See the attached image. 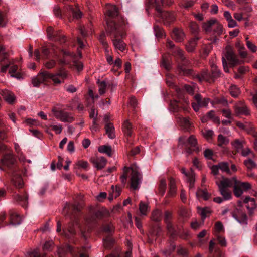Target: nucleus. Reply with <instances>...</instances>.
Returning <instances> with one entry per match:
<instances>
[{
  "instance_id": "obj_1",
  "label": "nucleus",
  "mask_w": 257,
  "mask_h": 257,
  "mask_svg": "<svg viewBox=\"0 0 257 257\" xmlns=\"http://www.w3.org/2000/svg\"><path fill=\"white\" fill-rule=\"evenodd\" d=\"M107 31L114 37L112 41L115 49L123 51L125 48L126 45L122 40L119 39L120 37L122 38L126 35L123 28L114 22L108 21Z\"/></svg>"
},
{
  "instance_id": "obj_2",
  "label": "nucleus",
  "mask_w": 257,
  "mask_h": 257,
  "mask_svg": "<svg viewBox=\"0 0 257 257\" xmlns=\"http://www.w3.org/2000/svg\"><path fill=\"white\" fill-rule=\"evenodd\" d=\"M123 171L124 174L120 177L121 182L123 184H125L127 180V175L131 172V187L134 190L138 189L141 183L142 177L139 172L138 167L136 165H132L129 168L125 167Z\"/></svg>"
},
{
  "instance_id": "obj_3",
  "label": "nucleus",
  "mask_w": 257,
  "mask_h": 257,
  "mask_svg": "<svg viewBox=\"0 0 257 257\" xmlns=\"http://www.w3.org/2000/svg\"><path fill=\"white\" fill-rule=\"evenodd\" d=\"M222 62L223 69L226 72H229L227 63L230 67H234L240 63V61L231 46H227L225 47L222 57Z\"/></svg>"
},
{
  "instance_id": "obj_4",
  "label": "nucleus",
  "mask_w": 257,
  "mask_h": 257,
  "mask_svg": "<svg viewBox=\"0 0 257 257\" xmlns=\"http://www.w3.org/2000/svg\"><path fill=\"white\" fill-rule=\"evenodd\" d=\"M233 192L235 196L239 197L242 195L243 192L250 189L251 185L247 182H241L237 180L236 177H233Z\"/></svg>"
},
{
  "instance_id": "obj_5",
  "label": "nucleus",
  "mask_w": 257,
  "mask_h": 257,
  "mask_svg": "<svg viewBox=\"0 0 257 257\" xmlns=\"http://www.w3.org/2000/svg\"><path fill=\"white\" fill-rule=\"evenodd\" d=\"M52 111L56 118L63 122H71L74 120V117L71 113L58 110L56 106L52 109Z\"/></svg>"
},
{
  "instance_id": "obj_6",
  "label": "nucleus",
  "mask_w": 257,
  "mask_h": 257,
  "mask_svg": "<svg viewBox=\"0 0 257 257\" xmlns=\"http://www.w3.org/2000/svg\"><path fill=\"white\" fill-rule=\"evenodd\" d=\"M67 77V72L63 69H61L57 73H50V78L52 79L55 85H58L63 83Z\"/></svg>"
},
{
  "instance_id": "obj_7",
  "label": "nucleus",
  "mask_w": 257,
  "mask_h": 257,
  "mask_svg": "<svg viewBox=\"0 0 257 257\" xmlns=\"http://www.w3.org/2000/svg\"><path fill=\"white\" fill-rule=\"evenodd\" d=\"M50 73L43 71L39 73L36 76L32 78V83L34 87H38L40 85L50 79Z\"/></svg>"
},
{
  "instance_id": "obj_8",
  "label": "nucleus",
  "mask_w": 257,
  "mask_h": 257,
  "mask_svg": "<svg viewBox=\"0 0 257 257\" xmlns=\"http://www.w3.org/2000/svg\"><path fill=\"white\" fill-rule=\"evenodd\" d=\"M196 101V103H192V106L195 111H198L200 107H206L209 102V99L207 98H202L200 95L197 94L194 96Z\"/></svg>"
},
{
  "instance_id": "obj_9",
  "label": "nucleus",
  "mask_w": 257,
  "mask_h": 257,
  "mask_svg": "<svg viewBox=\"0 0 257 257\" xmlns=\"http://www.w3.org/2000/svg\"><path fill=\"white\" fill-rule=\"evenodd\" d=\"M234 112L236 115H247L249 114V111L247 106L244 104V102L239 101L236 103L234 106Z\"/></svg>"
},
{
  "instance_id": "obj_10",
  "label": "nucleus",
  "mask_w": 257,
  "mask_h": 257,
  "mask_svg": "<svg viewBox=\"0 0 257 257\" xmlns=\"http://www.w3.org/2000/svg\"><path fill=\"white\" fill-rule=\"evenodd\" d=\"M106 10L107 12V16L108 17V18H106V22L108 21L109 22H114L116 25L117 24L113 21V20H110V18H113L117 16L118 15V9L116 8V7L114 5H112L110 4H107L106 6ZM118 25V24H117ZM119 26H120L118 25Z\"/></svg>"
},
{
  "instance_id": "obj_11",
  "label": "nucleus",
  "mask_w": 257,
  "mask_h": 257,
  "mask_svg": "<svg viewBox=\"0 0 257 257\" xmlns=\"http://www.w3.org/2000/svg\"><path fill=\"white\" fill-rule=\"evenodd\" d=\"M47 34L50 39H54L55 40L59 41L61 42L65 41L64 36L54 30L52 27H50L47 28Z\"/></svg>"
},
{
  "instance_id": "obj_12",
  "label": "nucleus",
  "mask_w": 257,
  "mask_h": 257,
  "mask_svg": "<svg viewBox=\"0 0 257 257\" xmlns=\"http://www.w3.org/2000/svg\"><path fill=\"white\" fill-rule=\"evenodd\" d=\"M215 183L218 187V189H227L228 187H231L233 184V178L228 179L222 177L221 180H216Z\"/></svg>"
},
{
  "instance_id": "obj_13",
  "label": "nucleus",
  "mask_w": 257,
  "mask_h": 257,
  "mask_svg": "<svg viewBox=\"0 0 257 257\" xmlns=\"http://www.w3.org/2000/svg\"><path fill=\"white\" fill-rule=\"evenodd\" d=\"M91 161L94 167L97 169H101L104 168L106 164V160L103 157H96L91 159Z\"/></svg>"
},
{
  "instance_id": "obj_14",
  "label": "nucleus",
  "mask_w": 257,
  "mask_h": 257,
  "mask_svg": "<svg viewBox=\"0 0 257 257\" xmlns=\"http://www.w3.org/2000/svg\"><path fill=\"white\" fill-rule=\"evenodd\" d=\"M16 162V159L12 153H8L5 155L3 158L1 160V163L4 166L10 167Z\"/></svg>"
},
{
  "instance_id": "obj_15",
  "label": "nucleus",
  "mask_w": 257,
  "mask_h": 257,
  "mask_svg": "<svg viewBox=\"0 0 257 257\" xmlns=\"http://www.w3.org/2000/svg\"><path fill=\"white\" fill-rule=\"evenodd\" d=\"M161 17L164 21V23L168 25L170 22L173 21L175 19V15L173 13L169 12H160Z\"/></svg>"
},
{
  "instance_id": "obj_16",
  "label": "nucleus",
  "mask_w": 257,
  "mask_h": 257,
  "mask_svg": "<svg viewBox=\"0 0 257 257\" xmlns=\"http://www.w3.org/2000/svg\"><path fill=\"white\" fill-rule=\"evenodd\" d=\"M172 37L177 42L182 41L184 38V34L182 30L175 29L173 31Z\"/></svg>"
},
{
  "instance_id": "obj_17",
  "label": "nucleus",
  "mask_w": 257,
  "mask_h": 257,
  "mask_svg": "<svg viewBox=\"0 0 257 257\" xmlns=\"http://www.w3.org/2000/svg\"><path fill=\"white\" fill-rule=\"evenodd\" d=\"M111 191L110 192L109 196L108 197V199L110 201H112L113 200L114 198H116L119 196L121 193V189L119 186H111Z\"/></svg>"
},
{
  "instance_id": "obj_18",
  "label": "nucleus",
  "mask_w": 257,
  "mask_h": 257,
  "mask_svg": "<svg viewBox=\"0 0 257 257\" xmlns=\"http://www.w3.org/2000/svg\"><path fill=\"white\" fill-rule=\"evenodd\" d=\"M198 78L199 81L205 80L208 82L210 80L213 81L215 79L212 77V74L207 70L202 71L201 73L198 76Z\"/></svg>"
},
{
  "instance_id": "obj_19",
  "label": "nucleus",
  "mask_w": 257,
  "mask_h": 257,
  "mask_svg": "<svg viewBox=\"0 0 257 257\" xmlns=\"http://www.w3.org/2000/svg\"><path fill=\"white\" fill-rule=\"evenodd\" d=\"M243 202L244 203L247 204L246 207L249 211L253 210L256 207V205L255 203V200L253 198L246 197L244 199Z\"/></svg>"
},
{
  "instance_id": "obj_20",
  "label": "nucleus",
  "mask_w": 257,
  "mask_h": 257,
  "mask_svg": "<svg viewBox=\"0 0 257 257\" xmlns=\"http://www.w3.org/2000/svg\"><path fill=\"white\" fill-rule=\"evenodd\" d=\"M178 121L184 130L187 131L189 130L191 126V123L187 118L179 117L178 118Z\"/></svg>"
},
{
  "instance_id": "obj_21",
  "label": "nucleus",
  "mask_w": 257,
  "mask_h": 257,
  "mask_svg": "<svg viewBox=\"0 0 257 257\" xmlns=\"http://www.w3.org/2000/svg\"><path fill=\"white\" fill-rule=\"evenodd\" d=\"M132 124L129 122L128 120H125L123 124V131L125 136L127 137L131 136L132 134Z\"/></svg>"
},
{
  "instance_id": "obj_22",
  "label": "nucleus",
  "mask_w": 257,
  "mask_h": 257,
  "mask_svg": "<svg viewBox=\"0 0 257 257\" xmlns=\"http://www.w3.org/2000/svg\"><path fill=\"white\" fill-rule=\"evenodd\" d=\"M216 23V19H211L205 23L203 24V29L206 32H210L211 31L212 28L214 26V23Z\"/></svg>"
},
{
  "instance_id": "obj_23",
  "label": "nucleus",
  "mask_w": 257,
  "mask_h": 257,
  "mask_svg": "<svg viewBox=\"0 0 257 257\" xmlns=\"http://www.w3.org/2000/svg\"><path fill=\"white\" fill-rule=\"evenodd\" d=\"M106 133L110 139H113L115 137L114 133V127L111 123H107L105 126Z\"/></svg>"
},
{
  "instance_id": "obj_24",
  "label": "nucleus",
  "mask_w": 257,
  "mask_h": 257,
  "mask_svg": "<svg viewBox=\"0 0 257 257\" xmlns=\"http://www.w3.org/2000/svg\"><path fill=\"white\" fill-rule=\"evenodd\" d=\"M73 248L69 245H67L65 246L61 247L58 248V253L59 255V257H63V255L68 252H72Z\"/></svg>"
},
{
  "instance_id": "obj_25",
  "label": "nucleus",
  "mask_w": 257,
  "mask_h": 257,
  "mask_svg": "<svg viewBox=\"0 0 257 257\" xmlns=\"http://www.w3.org/2000/svg\"><path fill=\"white\" fill-rule=\"evenodd\" d=\"M10 219L11 224L13 225H19L21 223L20 216L15 212H13L11 214Z\"/></svg>"
},
{
  "instance_id": "obj_26",
  "label": "nucleus",
  "mask_w": 257,
  "mask_h": 257,
  "mask_svg": "<svg viewBox=\"0 0 257 257\" xmlns=\"http://www.w3.org/2000/svg\"><path fill=\"white\" fill-rule=\"evenodd\" d=\"M139 212L141 215L145 216L148 210V204L141 201L139 206Z\"/></svg>"
},
{
  "instance_id": "obj_27",
  "label": "nucleus",
  "mask_w": 257,
  "mask_h": 257,
  "mask_svg": "<svg viewBox=\"0 0 257 257\" xmlns=\"http://www.w3.org/2000/svg\"><path fill=\"white\" fill-rule=\"evenodd\" d=\"M187 142L191 147H194V150L198 152L199 151V147L196 146L197 139L193 135L190 136L187 140Z\"/></svg>"
},
{
  "instance_id": "obj_28",
  "label": "nucleus",
  "mask_w": 257,
  "mask_h": 257,
  "mask_svg": "<svg viewBox=\"0 0 257 257\" xmlns=\"http://www.w3.org/2000/svg\"><path fill=\"white\" fill-rule=\"evenodd\" d=\"M198 38H194L192 39H191L188 44L186 45V49L187 51L189 52H192L195 47H196V45L197 44V41L198 40Z\"/></svg>"
},
{
  "instance_id": "obj_29",
  "label": "nucleus",
  "mask_w": 257,
  "mask_h": 257,
  "mask_svg": "<svg viewBox=\"0 0 257 257\" xmlns=\"http://www.w3.org/2000/svg\"><path fill=\"white\" fill-rule=\"evenodd\" d=\"M107 213V211L106 209H102L101 210L98 211L96 212L95 214V216L93 217L92 220H88V222L89 223H91L94 221L96 218L97 219H101L103 218L105 215Z\"/></svg>"
},
{
  "instance_id": "obj_30",
  "label": "nucleus",
  "mask_w": 257,
  "mask_h": 257,
  "mask_svg": "<svg viewBox=\"0 0 257 257\" xmlns=\"http://www.w3.org/2000/svg\"><path fill=\"white\" fill-rule=\"evenodd\" d=\"M12 181L14 185L16 187L20 188H22L23 186V181L21 178V176H20L19 175H15L13 178Z\"/></svg>"
},
{
  "instance_id": "obj_31",
  "label": "nucleus",
  "mask_w": 257,
  "mask_h": 257,
  "mask_svg": "<svg viewBox=\"0 0 257 257\" xmlns=\"http://www.w3.org/2000/svg\"><path fill=\"white\" fill-rule=\"evenodd\" d=\"M196 195L197 198H202L205 200H208L210 196V194L204 190H198L196 193Z\"/></svg>"
},
{
  "instance_id": "obj_32",
  "label": "nucleus",
  "mask_w": 257,
  "mask_h": 257,
  "mask_svg": "<svg viewBox=\"0 0 257 257\" xmlns=\"http://www.w3.org/2000/svg\"><path fill=\"white\" fill-rule=\"evenodd\" d=\"M98 151L101 153H105L109 156H111L112 149L109 146H101L98 148Z\"/></svg>"
},
{
  "instance_id": "obj_33",
  "label": "nucleus",
  "mask_w": 257,
  "mask_h": 257,
  "mask_svg": "<svg viewBox=\"0 0 257 257\" xmlns=\"http://www.w3.org/2000/svg\"><path fill=\"white\" fill-rule=\"evenodd\" d=\"M210 66L211 69L212 77L213 78L216 79L220 76V71L218 69L217 66L213 63H210Z\"/></svg>"
},
{
  "instance_id": "obj_34",
  "label": "nucleus",
  "mask_w": 257,
  "mask_h": 257,
  "mask_svg": "<svg viewBox=\"0 0 257 257\" xmlns=\"http://www.w3.org/2000/svg\"><path fill=\"white\" fill-rule=\"evenodd\" d=\"M176 193L175 181L173 179H170L169 183V195L170 196H174Z\"/></svg>"
},
{
  "instance_id": "obj_35",
  "label": "nucleus",
  "mask_w": 257,
  "mask_h": 257,
  "mask_svg": "<svg viewBox=\"0 0 257 257\" xmlns=\"http://www.w3.org/2000/svg\"><path fill=\"white\" fill-rule=\"evenodd\" d=\"M236 47L238 49V52L240 56L242 58L246 57L247 53L245 50V47L243 45L241 44L239 42L236 44Z\"/></svg>"
},
{
  "instance_id": "obj_36",
  "label": "nucleus",
  "mask_w": 257,
  "mask_h": 257,
  "mask_svg": "<svg viewBox=\"0 0 257 257\" xmlns=\"http://www.w3.org/2000/svg\"><path fill=\"white\" fill-rule=\"evenodd\" d=\"M220 194L222 196L224 200H228L231 198V192L228 189H219Z\"/></svg>"
},
{
  "instance_id": "obj_37",
  "label": "nucleus",
  "mask_w": 257,
  "mask_h": 257,
  "mask_svg": "<svg viewBox=\"0 0 257 257\" xmlns=\"http://www.w3.org/2000/svg\"><path fill=\"white\" fill-rule=\"evenodd\" d=\"M229 90L231 96L234 97H237L240 92L239 89L235 85H231Z\"/></svg>"
},
{
  "instance_id": "obj_38",
  "label": "nucleus",
  "mask_w": 257,
  "mask_h": 257,
  "mask_svg": "<svg viewBox=\"0 0 257 257\" xmlns=\"http://www.w3.org/2000/svg\"><path fill=\"white\" fill-rule=\"evenodd\" d=\"M171 213L168 211H166L165 213V221L167 223V227L168 230L169 231V232H170L171 235H173V234H174V232L173 231L172 225H171V224L167 223L168 220L171 218Z\"/></svg>"
},
{
  "instance_id": "obj_39",
  "label": "nucleus",
  "mask_w": 257,
  "mask_h": 257,
  "mask_svg": "<svg viewBox=\"0 0 257 257\" xmlns=\"http://www.w3.org/2000/svg\"><path fill=\"white\" fill-rule=\"evenodd\" d=\"M198 212L201 216L202 221L206 218L208 215L209 214L210 211V209L207 208H198Z\"/></svg>"
},
{
  "instance_id": "obj_40",
  "label": "nucleus",
  "mask_w": 257,
  "mask_h": 257,
  "mask_svg": "<svg viewBox=\"0 0 257 257\" xmlns=\"http://www.w3.org/2000/svg\"><path fill=\"white\" fill-rule=\"evenodd\" d=\"M4 97L6 101L9 103H12L15 100V96L13 93L6 91L4 94Z\"/></svg>"
},
{
  "instance_id": "obj_41",
  "label": "nucleus",
  "mask_w": 257,
  "mask_h": 257,
  "mask_svg": "<svg viewBox=\"0 0 257 257\" xmlns=\"http://www.w3.org/2000/svg\"><path fill=\"white\" fill-rule=\"evenodd\" d=\"M64 233L66 237L69 238L75 233V232L72 227L70 226L64 230Z\"/></svg>"
},
{
  "instance_id": "obj_42",
  "label": "nucleus",
  "mask_w": 257,
  "mask_h": 257,
  "mask_svg": "<svg viewBox=\"0 0 257 257\" xmlns=\"http://www.w3.org/2000/svg\"><path fill=\"white\" fill-rule=\"evenodd\" d=\"M218 165L219 169L221 170L222 172H226L227 174L230 173L228 163L226 162H221Z\"/></svg>"
},
{
  "instance_id": "obj_43",
  "label": "nucleus",
  "mask_w": 257,
  "mask_h": 257,
  "mask_svg": "<svg viewBox=\"0 0 257 257\" xmlns=\"http://www.w3.org/2000/svg\"><path fill=\"white\" fill-rule=\"evenodd\" d=\"M233 217L238 223L241 224L246 225L247 223V216L244 213L241 214L240 218H238L237 217H235V216H233Z\"/></svg>"
},
{
  "instance_id": "obj_44",
  "label": "nucleus",
  "mask_w": 257,
  "mask_h": 257,
  "mask_svg": "<svg viewBox=\"0 0 257 257\" xmlns=\"http://www.w3.org/2000/svg\"><path fill=\"white\" fill-rule=\"evenodd\" d=\"M231 144L233 147L236 150L237 152H240L243 147L242 141L238 139L235 140Z\"/></svg>"
},
{
  "instance_id": "obj_45",
  "label": "nucleus",
  "mask_w": 257,
  "mask_h": 257,
  "mask_svg": "<svg viewBox=\"0 0 257 257\" xmlns=\"http://www.w3.org/2000/svg\"><path fill=\"white\" fill-rule=\"evenodd\" d=\"M50 127L57 134H61L62 131V126L60 123L52 124L50 125Z\"/></svg>"
},
{
  "instance_id": "obj_46",
  "label": "nucleus",
  "mask_w": 257,
  "mask_h": 257,
  "mask_svg": "<svg viewBox=\"0 0 257 257\" xmlns=\"http://www.w3.org/2000/svg\"><path fill=\"white\" fill-rule=\"evenodd\" d=\"M244 164L248 170H251L255 167V162L251 159H247L244 161Z\"/></svg>"
},
{
  "instance_id": "obj_47",
  "label": "nucleus",
  "mask_w": 257,
  "mask_h": 257,
  "mask_svg": "<svg viewBox=\"0 0 257 257\" xmlns=\"http://www.w3.org/2000/svg\"><path fill=\"white\" fill-rule=\"evenodd\" d=\"M69 10L71 13L73 15L74 17L76 19H79L82 17V13L79 10L74 9L71 6L69 7Z\"/></svg>"
},
{
  "instance_id": "obj_48",
  "label": "nucleus",
  "mask_w": 257,
  "mask_h": 257,
  "mask_svg": "<svg viewBox=\"0 0 257 257\" xmlns=\"http://www.w3.org/2000/svg\"><path fill=\"white\" fill-rule=\"evenodd\" d=\"M214 31L218 35H220L222 33L223 28L222 25L219 24L216 20V23H214Z\"/></svg>"
},
{
  "instance_id": "obj_49",
  "label": "nucleus",
  "mask_w": 257,
  "mask_h": 257,
  "mask_svg": "<svg viewBox=\"0 0 257 257\" xmlns=\"http://www.w3.org/2000/svg\"><path fill=\"white\" fill-rule=\"evenodd\" d=\"M207 116H208L209 119H212V121L214 122L219 123L220 120L218 117L215 116L214 111L213 110L210 111L207 113Z\"/></svg>"
},
{
  "instance_id": "obj_50",
  "label": "nucleus",
  "mask_w": 257,
  "mask_h": 257,
  "mask_svg": "<svg viewBox=\"0 0 257 257\" xmlns=\"http://www.w3.org/2000/svg\"><path fill=\"white\" fill-rule=\"evenodd\" d=\"M161 216V212L159 210H155L152 212L151 219L153 221H158L160 219Z\"/></svg>"
},
{
  "instance_id": "obj_51",
  "label": "nucleus",
  "mask_w": 257,
  "mask_h": 257,
  "mask_svg": "<svg viewBox=\"0 0 257 257\" xmlns=\"http://www.w3.org/2000/svg\"><path fill=\"white\" fill-rule=\"evenodd\" d=\"M98 86H99V92L100 95H103L105 93L106 87V83L105 81H102L101 82H98Z\"/></svg>"
},
{
  "instance_id": "obj_52",
  "label": "nucleus",
  "mask_w": 257,
  "mask_h": 257,
  "mask_svg": "<svg viewBox=\"0 0 257 257\" xmlns=\"http://www.w3.org/2000/svg\"><path fill=\"white\" fill-rule=\"evenodd\" d=\"M154 30L155 36L157 37L160 38L163 36L164 32L162 30V28L160 27H159V26H155L154 27Z\"/></svg>"
},
{
  "instance_id": "obj_53",
  "label": "nucleus",
  "mask_w": 257,
  "mask_h": 257,
  "mask_svg": "<svg viewBox=\"0 0 257 257\" xmlns=\"http://www.w3.org/2000/svg\"><path fill=\"white\" fill-rule=\"evenodd\" d=\"M218 145L221 146L223 144H227L229 142V140L222 135H219L218 136Z\"/></svg>"
},
{
  "instance_id": "obj_54",
  "label": "nucleus",
  "mask_w": 257,
  "mask_h": 257,
  "mask_svg": "<svg viewBox=\"0 0 257 257\" xmlns=\"http://www.w3.org/2000/svg\"><path fill=\"white\" fill-rule=\"evenodd\" d=\"M166 183L164 180L162 179L160 181V184H159V190L160 193L163 195L165 193V190H166Z\"/></svg>"
},
{
  "instance_id": "obj_55",
  "label": "nucleus",
  "mask_w": 257,
  "mask_h": 257,
  "mask_svg": "<svg viewBox=\"0 0 257 257\" xmlns=\"http://www.w3.org/2000/svg\"><path fill=\"white\" fill-rule=\"evenodd\" d=\"M187 181L190 183V187L193 185L195 179H194V173L192 171L189 172L188 177H186Z\"/></svg>"
},
{
  "instance_id": "obj_56",
  "label": "nucleus",
  "mask_w": 257,
  "mask_h": 257,
  "mask_svg": "<svg viewBox=\"0 0 257 257\" xmlns=\"http://www.w3.org/2000/svg\"><path fill=\"white\" fill-rule=\"evenodd\" d=\"M147 3L149 5V6H155L157 12L159 13L161 12V9L159 5L156 3V0H147Z\"/></svg>"
},
{
  "instance_id": "obj_57",
  "label": "nucleus",
  "mask_w": 257,
  "mask_h": 257,
  "mask_svg": "<svg viewBox=\"0 0 257 257\" xmlns=\"http://www.w3.org/2000/svg\"><path fill=\"white\" fill-rule=\"evenodd\" d=\"M184 88L187 92L190 94H193L195 89V85L194 84H193L192 85H185Z\"/></svg>"
},
{
  "instance_id": "obj_58",
  "label": "nucleus",
  "mask_w": 257,
  "mask_h": 257,
  "mask_svg": "<svg viewBox=\"0 0 257 257\" xmlns=\"http://www.w3.org/2000/svg\"><path fill=\"white\" fill-rule=\"evenodd\" d=\"M246 46L248 49L253 53L255 52L257 50V47L250 41H247Z\"/></svg>"
},
{
  "instance_id": "obj_59",
  "label": "nucleus",
  "mask_w": 257,
  "mask_h": 257,
  "mask_svg": "<svg viewBox=\"0 0 257 257\" xmlns=\"http://www.w3.org/2000/svg\"><path fill=\"white\" fill-rule=\"evenodd\" d=\"M213 134V131L211 130H204L202 132V135L207 140H209Z\"/></svg>"
},
{
  "instance_id": "obj_60",
  "label": "nucleus",
  "mask_w": 257,
  "mask_h": 257,
  "mask_svg": "<svg viewBox=\"0 0 257 257\" xmlns=\"http://www.w3.org/2000/svg\"><path fill=\"white\" fill-rule=\"evenodd\" d=\"M216 239L219 244L222 246H226L227 245L225 238L221 236L217 235Z\"/></svg>"
},
{
  "instance_id": "obj_61",
  "label": "nucleus",
  "mask_w": 257,
  "mask_h": 257,
  "mask_svg": "<svg viewBox=\"0 0 257 257\" xmlns=\"http://www.w3.org/2000/svg\"><path fill=\"white\" fill-rule=\"evenodd\" d=\"M190 213V211L186 208H182L180 209V214L183 217H187L189 216Z\"/></svg>"
},
{
  "instance_id": "obj_62",
  "label": "nucleus",
  "mask_w": 257,
  "mask_h": 257,
  "mask_svg": "<svg viewBox=\"0 0 257 257\" xmlns=\"http://www.w3.org/2000/svg\"><path fill=\"white\" fill-rule=\"evenodd\" d=\"M161 65L166 70H169L171 68L169 61L168 59L163 58L161 62Z\"/></svg>"
},
{
  "instance_id": "obj_63",
  "label": "nucleus",
  "mask_w": 257,
  "mask_h": 257,
  "mask_svg": "<svg viewBox=\"0 0 257 257\" xmlns=\"http://www.w3.org/2000/svg\"><path fill=\"white\" fill-rule=\"evenodd\" d=\"M90 130L93 133L96 132L99 130V126L97 123V120L95 119L94 120H93L92 124L90 127Z\"/></svg>"
},
{
  "instance_id": "obj_64",
  "label": "nucleus",
  "mask_w": 257,
  "mask_h": 257,
  "mask_svg": "<svg viewBox=\"0 0 257 257\" xmlns=\"http://www.w3.org/2000/svg\"><path fill=\"white\" fill-rule=\"evenodd\" d=\"M98 115V112L96 111L95 109L93 107L91 108V110L89 113V116L91 118H92L93 120L94 119L97 120V117Z\"/></svg>"
}]
</instances>
